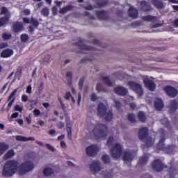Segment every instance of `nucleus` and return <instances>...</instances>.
Wrapping results in <instances>:
<instances>
[{"label":"nucleus","mask_w":178,"mask_h":178,"mask_svg":"<svg viewBox=\"0 0 178 178\" xmlns=\"http://www.w3.org/2000/svg\"><path fill=\"white\" fill-rule=\"evenodd\" d=\"M35 165L31 161H25L19 165L17 160H8L5 163L2 175L5 177H11L19 169V174L22 175L32 171Z\"/></svg>","instance_id":"obj_1"},{"label":"nucleus","mask_w":178,"mask_h":178,"mask_svg":"<svg viewBox=\"0 0 178 178\" xmlns=\"http://www.w3.org/2000/svg\"><path fill=\"white\" fill-rule=\"evenodd\" d=\"M111 152L112 157L115 159H120L121 155H122V160L124 162H131L134 159L132 152H123L122 146L118 143L112 147Z\"/></svg>","instance_id":"obj_2"},{"label":"nucleus","mask_w":178,"mask_h":178,"mask_svg":"<svg viewBox=\"0 0 178 178\" xmlns=\"http://www.w3.org/2000/svg\"><path fill=\"white\" fill-rule=\"evenodd\" d=\"M138 136L139 140L145 143V145H147V147H152L154 143H155L152 137L149 136V129L147 127L140 128Z\"/></svg>","instance_id":"obj_3"},{"label":"nucleus","mask_w":178,"mask_h":178,"mask_svg":"<svg viewBox=\"0 0 178 178\" xmlns=\"http://www.w3.org/2000/svg\"><path fill=\"white\" fill-rule=\"evenodd\" d=\"M97 116L100 118L105 117L106 122H111L113 118V113L111 111L107 113V106H106L103 103H100L97 105Z\"/></svg>","instance_id":"obj_4"},{"label":"nucleus","mask_w":178,"mask_h":178,"mask_svg":"<svg viewBox=\"0 0 178 178\" xmlns=\"http://www.w3.org/2000/svg\"><path fill=\"white\" fill-rule=\"evenodd\" d=\"M108 128L106 124L99 123L95 126L93 129L94 136L97 138L106 139L107 138Z\"/></svg>","instance_id":"obj_5"},{"label":"nucleus","mask_w":178,"mask_h":178,"mask_svg":"<svg viewBox=\"0 0 178 178\" xmlns=\"http://www.w3.org/2000/svg\"><path fill=\"white\" fill-rule=\"evenodd\" d=\"M161 133L163 134V137H161L158 144L156 145V149L160 151H163L166 154H172L176 148V146L175 145H170L168 146H165L164 144L165 138L163 129H161Z\"/></svg>","instance_id":"obj_6"},{"label":"nucleus","mask_w":178,"mask_h":178,"mask_svg":"<svg viewBox=\"0 0 178 178\" xmlns=\"http://www.w3.org/2000/svg\"><path fill=\"white\" fill-rule=\"evenodd\" d=\"M128 86L134 92L137 93L139 97H141L143 95V90L142 86L134 81H128Z\"/></svg>","instance_id":"obj_7"},{"label":"nucleus","mask_w":178,"mask_h":178,"mask_svg":"<svg viewBox=\"0 0 178 178\" xmlns=\"http://www.w3.org/2000/svg\"><path fill=\"white\" fill-rule=\"evenodd\" d=\"M163 90L170 98H175L178 95L177 89L172 86H165L163 88Z\"/></svg>","instance_id":"obj_8"},{"label":"nucleus","mask_w":178,"mask_h":178,"mask_svg":"<svg viewBox=\"0 0 178 178\" xmlns=\"http://www.w3.org/2000/svg\"><path fill=\"white\" fill-rule=\"evenodd\" d=\"M153 170L155 172H161L163 168H166L167 165H164L161 160L156 159L152 163Z\"/></svg>","instance_id":"obj_9"},{"label":"nucleus","mask_w":178,"mask_h":178,"mask_svg":"<svg viewBox=\"0 0 178 178\" xmlns=\"http://www.w3.org/2000/svg\"><path fill=\"white\" fill-rule=\"evenodd\" d=\"M98 152L99 148L97 145H91L86 149V154H88L90 157H94L95 155L97 154Z\"/></svg>","instance_id":"obj_10"},{"label":"nucleus","mask_w":178,"mask_h":178,"mask_svg":"<svg viewBox=\"0 0 178 178\" xmlns=\"http://www.w3.org/2000/svg\"><path fill=\"white\" fill-rule=\"evenodd\" d=\"M74 46L79 47L80 51L79 53H82V51H95V48L91 46H87L83 43L81 40H79L78 42L74 43Z\"/></svg>","instance_id":"obj_11"},{"label":"nucleus","mask_w":178,"mask_h":178,"mask_svg":"<svg viewBox=\"0 0 178 178\" xmlns=\"http://www.w3.org/2000/svg\"><path fill=\"white\" fill-rule=\"evenodd\" d=\"M140 10L144 13H149L153 10L150 3L147 1H142L140 2Z\"/></svg>","instance_id":"obj_12"},{"label":"nucleus","mask_w":178,"mask_h":178,"mask_svg":"<svg viewBox=\"0 0 178 178\" xmlns=\"http://www.w3.org/2000/svg\"><path fill=\"white\" fill-rule=\"evenodd\" d=\"M114 92L118 96L125 97L129 93V90L123 86H117L114 88Z\"/></svg>","instance_id":"obj_13"},{"label":"nucleus","mask_w":178,"mask_h":178,"mask_svg":"<svg viewBox=\"0 0 178 178\" xmlns=\"http://www.w3.org/2000/svg\"><path fill=\"white\" fill-rule=\"evenodd\" d=\"M143 83L145 84V87L148 88L150 91L153 92L155 90L156 85L153 81L145 78L143 80Z\"/></svg>","instance_id":"obj_14"},{"label":"nucleus","mask_w":178,"mask_h":178,"mask_svg":"<svg viewBox=\"0 0 178 178\" xmlns=\"http://www.w3.org/2000/svg\"><path fill=\"white\" fill-rule=\"evenodd\" d=\"M17 92V89H15L13 92H11L10 95L8 96L7 102H9L8 104V107L10 108L12 107L13 103L15 102V100L16 99L15 96H16Z\"/></svg>","instance_id":"obj_15"},{"label":"nucleus","mask_w":178,"mask_h":178,"mask_svg":"<svg viewBox=\"0 0 178 178\" xmlns=\"http://www.w3.org/2000/svg\"><path fill=\"white\" fill-rule=\"evenodd\" d=\"M95 15L99 20H107L108 17L107 13L103 10H95Z\"/></svg>","instance_id":"obj_16"},{"label":"nucleus","mask_w":178,"mask_h":178,"mask_svg":"<svg viewBox=\"0 0 178 178\" xmlns=\"http://www.w3.org/2000/svg\"><path fill=\"white\" fill-rule=\"evenodd\" d=\"M178 110V102L176 99L171 100L170 105V114H172Z\"/></svg>","instance_id":"obj_17"},{"label":"nucleus","mask_w":178,"mask_h":178,"mask_svg":"<svg viewBox=\"0 0 178 178\" xmlns=\"http://www.w3.org/2000/svg\"><path fill=\"white\" fill-rule=\"evenodd\" d=\"M169 178H175L178 174V169L177 165H172L168 169Z\"/></svg>","instance_id":"obj_18"},{"label":"nucleus","mask_w":178,"mask_h":178,"mask_svg":"<svg viewBox=\"0 0 178 178\" xmlns=\"http://www.w3.org/2000/svg\"><path fill=\"white\" fill-rule=\"evenodd\" d=\"M13 29L15 33L22 32L24 30V24L15 22L13 24Z\"/></svg>","instance_id":"obj_19"},{"label":"nucleus","mask_w":178,"mask_h":178,"mask_svg":"<svg viewBox=\"0 0 178 178\" xmlns=\"http://www.w3.org/2000/svg\"><path fill=\"white\" fill-rule=\"evenodd\" d=\"M90 170L93 173H98L100 170V163L98 161L94 162L90 165Z\"/></svg>","instance_id":"obj_20"},{"label":"nucleus","mask_w":178,"mask_h":178,"mask_svg":"<svg viewBox=\"0 0 178 178\" xmlns=\"http://www.w3.org/2000/svg\"><path fill=\"white\" fill-rule=\"evenodd\" d=\"M128 15L129 17L136 19L138 17V11L136 8H133V6H131L128 10Z\"/></svg>","instance_id":"obj_21"},{"label":"nucleus","mask_w":178,"mask_h":178,"mask_svg":"<svg viewBox=\"0 0 178 178\" xmlns=\"http://www.w3.org/2000/svg\"><path fill=\"white\" fill-rule=\"evenodd\" d=\"M13 50L11 49H5L0 54V57L3 58H8L13 55Z\"/></svg>","instance_id":"obj_22"},{"label":"nucleus","mask_w":178,"mask_h":178,"mask_svg":"<svg viewBox=\"0 0 178 178\" xmlns=\"http://www.w3.org/2000/svg\"><path fill=\"white\" fill-rule=\"evenodd\" d=\"M163 107L164 104L163 100L159 98L156 99V100L154 101V108L156 111H162Z\"/></svg>","instance_id":"obj_23"},{"label":"nucleus","mask_w":178,"mask_h":178,"mask_svg":"<svg viewBox=\"0 0 178 178\" xmlns=\"http://www.w3.org/2000/svg\"><path fill=\"white\" fill-rule=\"evenodd\" d=\"M142 19L144 22H150L152 23H155L158 21V17L153 15H145L142 17Z\"/></svg>","instance_id":"obj_24"},{"label":"nucleus","mask_w":178,"mask_h":178,"mask_svg":"<svg viewBox=\"0 0 178 178\" xmlns=\"http://www.w3.org/2000/svg\"><path fill=\"white\" fill-rule=\"evenodd\" d=\"M15 140L21 142H29L35 140L34 137H24L22 136H17L15 137Z\"/></svg>","instance_id":"obj_25"},{"label":"nucleus","mask_w":178,"mask_h":178,"mask_svg":"<svg viewBox=\"0 0 178 178\" xmlns=\"http://www.w3.org/2000/svg\"><path fill=\"white\" fill-rule=\"evenodd\" d=\"M9 149V145L5 143H0V156Z\"/></svg>","instance_id":"obj_26"},{"label":"nucleus","mask_w":178,"mask_h":178,"mask_svg":"<svg viewBox=\"0 0 178 178\" xmlns=\"http://www.w3.org/2000/svg\"><path fill=\"white\" fill-rule=\"evenodd\" d=\"M152 4L157 9H163V3L161 0L153 1Z\"/></svg>","instance_id":"obj_27"},{"label":"nucleus","mask_w":178,"mask_h":178,"mask_svg":"<svg viewBox=\"0 0 178 178\" xmlns=\"http://www.w3.org/2000/svg\"><path fill=\"white\" fill-rule=\"evenodd\" d=\"M73 6H66L65 7H63L59 10V13L61 14H65L70 11H71L73 9Z\"/></svg>","instance_id":"obj_28"},{"label":"nucleus","mask_w":178,"mask_h":178,"mask_svg":"<svg viewBox=\"0 0 178 178\" xmlns=\"http://www.w3.org/2000/svg\"><path fill=\"white\" fill-rule=\"evenodd\" d=\"M139 122H145L146 121L145 114L143 111H139L137 114Z\"/></svg>","instance_id":"obj_29"},{"label":"nucleus","mask_w":178,"mask_h":178,"mask_svg":"<svg viewBox=\"0 0 178 178\" xmlns=\"http://www.w3.org/2000/svg\"><path fill=\"white\" fill-rule=\"evenodd\" d=\"M96 4L98 8H101L104 6H107V5L108 4V1L107 0L99 1L96 3Z\"/></svg>","instance_id":"obj_30"},{"label":"nucleus","mask_w":178,"mask_h":178,"mask_svg":"<svg viewBox=\"0 0 178 178\" xmlns=\"http://www.w3.org/2000/svg\"><path fill=\"white\" fill-rule=\"evenodd\" d=\"M9 17H0V27L4 26L6 24L8 23Z\"/></svg>","instance_id":"obj_31"},{"label":"nucleus","mask_w":178,"mask_h":178,"mask_svg":"<svg viewBox=\"0 0 178 178\" xmlns=\"http://www.w3.org/2000/svg\"><path fill=\"white\" fill-rule=\"evenodd\" d=\"M29 102L31 103L30 106H29V110L32 111L35 106H37L38 104V99H29Z\"/></svg>","instance_id":"obj_32"},{"label":"nucleus","mask_w":178,"mask_h":178,"mask_svg":"<svg viewBox=\"0 0 178 178\" xmlns=\"http://www.w3.org/2000/svg\"><path fill=\"white\" fill-rule=\"evenodd\" d=\"M102 81L107 85L108 87H112L113 86V82L111 80H110L108 76H104L102 77Z\"/></svg>","instance_id":"obj_33"},{"label":"nucleus","mask_w":178,"mask_h":178,"mask_svg":"<svg viewBox=\"0 0 178 178\" xmlns=\"http://www.w3.org/2000/svg\"><path fill=\"white\" fill-rule=\"evenodd\" d=\"M127 120L131 124H134L136 122V118L135 114L131 113L127 115Z\"/></svg>","instance_id":"obj_34"},{"label":"nucleus","mask_w":178,"mask_h":178,"mask_svg":"<svg viewBox=\"0 0 178 178\" xmlns=\"http://www.w3.org/2000/svg\"><path fill=\"white\" fill-rule=\"evenodd\" d=\"M52 174H54V170L49 168H46L43 170V175H44L45 177H49Z\"/></svg>","instance_id":"obj_35"},{"label":"nucleus","mask_w":178,"mask_h":178,"mask_svg":"<svg viewBox=\"0 0 178 178\" xmlns=\"http://www.w3.org/2000/svg\"><path fill=\"white\" fill-rule=\"evenodd\" d=\"M149 160V158L148 156H143V157H140L138 160V164L139 165H145L147 163V161Z\"/></svg>","instance_id":"obj_36"},{"label":"nucleus","mask_w":178,"mask_h":178,"mask_svg":"<svg viewBox=\"0 0 178 178\" xmlns=\"http://www.w3.org/2000/svg\"><path fill=\"white\" fill-rule=\"evenodd\" d=\"M16 154L14 152L13 150H9L6 154L4 155L5 159H12Z\"/></svg>","instance_id":"obj_37"},{"label":"nucleus","mask_w":178,"mask_h":178,"mask_svg":"<svg viewBox=\"0 0 178 178\" xmlns=\"http://www.w3.org/2000/svg\"><path fill=\"white\" fill-rule=\"evenodd\" d=\"M30 24H31L32 25H33L34 27H36V28L39 26V22L38 19H35L34 17L31 18Z\"/></svg>","instance_id":"obj_38"},{"label":"nucleus","mask_w":178,"mask_h":178,"mask_svg":"<svg viewBox=\"0 0 178 178\" xmlns=\"http://www.w3.org/2000/svg\"><path fill=\"white\" fill-rule=\"evenodd\" d=\"M12 38V34L11 33H3L2 34V38L4 41H6V40H10Z\"/></svg>","instance_id":"obj_39"},{"label":"nucleus","mask_w":178,"mask_h":178,"mask_svg":"<svg viewBox=\"0 0 178 178\" xmlns=\"http://www.w3.org/2000/svg\"><path fill=\"white\" fill-rule=\"evenodd\" d=\"M41 14L44 17H48L49 15V10L47 7L42 8L41 10Z\"/></svg>","instance_id":"obj_40"},{"label":"nucleus","mask_w":178,"mask_h":178,"mask_svg":"<svg viewBox=\"0 0 178 178\" xmlns=\"http://www.w3.org/2000/svg\"><path fill=\"white\" fill-rule=\"evenodd\" d=\"M29 35L27 33L21 34L20 39L23 42H26L29 40Z\"/></svg>","instance_id":"obj_41"},{"label":"nucleus","mask_w":178,"mask_h":178,"mask_svg":"<svg viewBox=\"0 0 178 178\" xmlns=\"http://www.w3.org/2000/svg\"><path fill=\"white\" fill-rule=\"evenodd\" d=\"M102 161H104V163H110L111 161L110 156H108L107 154L102 156Z\"/></svg>","instance_id":"obj_42"},{"label":"nucleus","mask_w":178,"mask_h":178,"mask_svg":"<svg viewBox=\"0 0 178 178\" xmlns=\"http://www.w3.org/2000/svg\"><path fill=\"white\" fill-rule=\"evenodd\" d=\"M161 124H163V126H165L167 128H168L170 126V122L167 118L161 119Z\"/></svg>","instance_id":"obj_43"},{"label":"nucleus","mask_w":178,"mask_h":178,"mask_svg":"<svg viewBox=\"0 0 178 178\" xmlns=\"http://www.w3.org/2000/svg\"><path fill=\"white\" fill-rule=\"evenodd\" d=\"M84 80V77L80 78L79 79V86L80 90H82L83 88Z\"/></svg>","instance_id":"obj_44"},{"label":"nucleus","mask_w":178,"mask_h":178,"mask_svg":"<svg viewBox=\"0 0 178 178\" xmlns=\"http://www.w3.org/2000/svg\"><path fill=\"white\" fill-rule=\"evenodd\" d=\"M114 143V138L113 136L109 137L108 140H107V145L109 146H112Z\"/></svg>","instance_id":"obj_45"},{"label":"nucleus","mask_w":178,"mask_h":178,"mask_svg":"<svg viewBox=\"0 0 178 178\" xmlns=\"http://www.w3.org/2000/svg\"><path fill=\"white\" fill-rule=\"evenodd\" d=\"M44 146L51 152H55V148L53 146H51L50 144H45Z\"/></svg>","instance_id":"obj_46"},{"label":"nucleus","mask_w":178,"mask_h":178,"mask_svg":"<svg viewBox=\"0 0 178 178\" xmlns=\"http://www.w3.org/2000/svg\"><path fill=\"white\" fill-rule=\"evenodd\" d=\"M90 100H91L92 102H95V101H97V95L95 94V93H92L91 97H90Z\"/></svg>","instance_id":"obj_47"},{"label":"nucleus","mask_w":178,"mask_h":178,"mask_svg":"<svg viewBox=\"0 0 178 178\" xmlns=\"http://www.w3.org/2000/svg\"><path fill=\"white\" fill-rule=\"evenodd\" d=\"M15 111H17V112H22L23 111V108L19 106V105H15Z\"/></svg>","instance_id":"obj_48"},{"label":"nucleus","mask_w":178,"mask_h":178,"mask_svg":"<svg viewBox=\"0 0 178 178\" xmlns=\"http://www.w3.org/2000/svg\"><path fill=\"white\" fill-rule=\"evenodd\" d=\"M96 90L97 92L103 91L102 86L99 83H97V86H96Z\"/></svg>","instance_id":"obj_49"},{"label":"nucleus","mask_w":178,"mask_h":178,"mask_svg":"<svg viewBox=\"0 0 178 178\" xmlns=\"http://www.w3.org/2000/svg\"><path fill=\"white\" fill-rule=\"evenodd\" d=\"M33 114L35 117H38L40 115V110L38 108H35V110L33 111Z\"/></svg>","instance_id":"obj_50"},{"label":"nucleus","mask_w":178,"mask_h":178,"mask_svg":"<svg viewBox=\"0 0 178 178\" xmlns=\"http://www.w3.org/2000/svg\"><path fill=\"white\" fill-rule=\"evenodd\" d=\"M72 95L70 93V92H67L65 95V96H64V99H65L66 100H70V97L72 98Z\"/></svg>","instance_id":"obj_51"},{"label":"nucleus","mask_w":178,"mask_h":178,"mask_svg":"<svg viewBox=\"0 0 178 178\" xmlns=\"http://www.w3.org/2000/svg\"><path fill=\"white\" fill-rule=\"evenodd\" d=\"M57 127H58V129H61L64 128L65 127V123L62 122H58V124H57Z\"/></svg>","instance_id":"obj_52"},{"label":"nucleus","mask_w":178,"mask_h":178,"mask_svg":"<svg viewBox=\"0 0 178 178\" xmlns=\"http://www.w3.org/2000/svg\"><path fill=\"white\" fill-rule=\"evenodd\" d=\"M122 104L121 103L119 102V101H115V107L117 108V109H120V107H121Z\"/></svg>","instance_id":"obj_53"},{"label":"nucleus","mask_w":178,"mask_h":178,"mask_svg":"<svg viewBox=\"0 0 178 178\" xmlns=\"http://www.w3.org/2000/svg\"><path fill=\"white\" fill-rule=\"evenodd\" d=\"M22 99L23 102H27L29 99V96L27 95H23L22 97Z\"/></svg>","instance_id":"obj_54"},{"label":"nucleus","mask_w":178,"mask_h":178,"mask_svg":"<svg viewBox=\"0 0 178 178\" xmlns=\"http://www.w3.org/2000/svg\"><path fill=\"white\" fill-rule=\"evenodd\" d=\"M92 58H83L82 60H80V63L83 64V63H86L87 61H92Z\"/></svg>","instance_id":"obj_55"},{"label":"nucleus","mask_w":178,"mask_h":178,"mask_svg":"<svg viewBox=\"0 0 178 178\" xmlns=\"http://www.w3.org/2000/svg\"><path fill=\"white\" fill-rule=\"evenodd\" d=\"M51 11H52L53 15H56L57 14V7L56 6H54L51 8Z\"/></svg>","instance_id":"obj_56"},{"label":"nucleus","mask_w":178,"mask_h":178,"mask_svg":"<svg viewBox=\"0 0 178 178\" xmlns=\"http://www.w3.org/2000/svg\"><path fill=\"white\" fill-rule=\"evenodd\" d=\"M8 47V43H0V49H3Z\"/></svg>","instance_id":"obj_57"},{"label":"nucleus","mask_w":178,"mask_h":178,"mask_svg":"<svg viewBox=\"0 0 178 178\" xmlns=\"http://www.w3.org/2000/svg\"><path fill=\"white\" fill-rule=\"evenodd\" d=\"M26 92L29 93V94H31L32 92V86H31V85H29L28 86V88H26Z\"/></svg>","instance_id":"obj_58"},{"label":"nucleus","mask_w":178,"mask_h":178,"mask_svg":"<svg viewBox=\"0 0 178 178\" xmlns=\"http://www.w3.org/2000/svg\"><path fill=\"white\" fill-rule=\"evenodd\" d=\"M26 123H28V124H31V122H32L31 117H26Z\"/></svg>","instance_id":"obj_59"},{"label":"nucleus","mask_w":178,"mask_h":178,"mask_svg":"<svg viewBox=\"0 0 178 178\" xmlns=\"http://www.w3.org/2000/svg\"><path fill=\"white\" fill-rule=\"evenodd\" d=\"M48 134L50 136H54L56 134V130L51 129L50 131H49Z\"/></svg>","instance_id":"obj_60"},{"label":"nucleus","mask_w":178,"mask_h":178,"mask_svg":"<svg viewBox=\"0 0 178 178\" xmlns=\"http://www.w3.org/2000/svg\"><path fill=\"white\" fill-rule=\"evenodd\" d=\"M129 107L132 109V110H135L136 108V104L135 103H131L129 104Z\"/></svg>","instance_id":"obj_61"},{"label":"nucleus","mask_w":178,"mask_h":178,"mask_svg":"<svg viewBox=\"0 0 178 178\" xmlns=\"http://www.w3.org/2000/svg\"><path fill=\"white\" fill-rule=\"evenodd\" d=\"M23 22H24V23H25V24H30V23H31V19H29L27 18V17H24V18L23 19Z\"/></svg>","instance_id":"obj_62"},{"label":"nucleus","mask_w":178,"mask_h":178,"mask_svg":"<svg viewBox=\"0 0 178 178\" xmlns=\"http://www.w3.org/2000/svg\"><path fill=\"white\" fill-rule=\"evenodd\" d=\"M85 9L87 10H92L93 9V6L92 5H88L85 7Z\"/></svg>","instance_id":"obj_63"},{"label":"nucleus","mask_w":178,"mask_h":178,"mask_svg":"<svg viewBox=\"0 0 178 178\" xmlns=\"http://www.w3.org/2000/svg\"><path fill=\"white\" fill-rule=\"evenodd\" d=\"M7 12H8V10H7L6 7H3L2 10H1V14H6V13H7Z\"/></svg>","instance_id":"obj_64"}]
</instances>
